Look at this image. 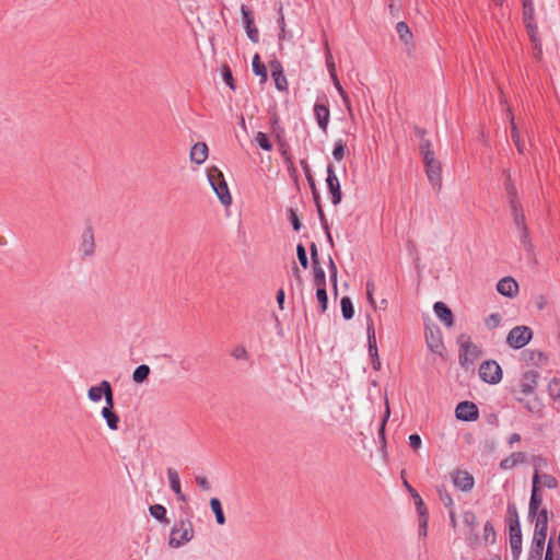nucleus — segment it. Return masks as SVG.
I'll use <instances>...</instances> for the list:
<instances>
[{
    "instance_id": "obj_30",
    "label": "nucleus",
    "mask_w": 560,
    "mask_h": 560,
    "mask_svg": "<svg viewBox=\"0 0 560 560\" xmlns=\"http://www.w3.org/2000/svg\"><path fill=\"white\" fill-rule=\"evenodd\" d=\"M252 67H253V72L256 75L260 77V82L261 83L266 82V80H267V70H266L265 65L260 62L259 55L256 54L253 57Z\"/></svg>"
},
{
    "instance_id": "obj_53",
    "label": "nucleus",
    "mask_w": 560,
    "mask_h": 560,
    "mask_svg": "<svg viewBox=\"0 0 560 560\" xmlns=\"http://www.w3.org/2000/svg\"><path fill=\"white\" fill-rule=\"evenodd\" d=\"M389 415H390V410H389V406L388 404L386 402V410H385V415H384V418L382 420V423L380 425V430H378V434L380 436H382L384 439V432H385V425H386V421L387 419L389 418Z\"/></svg>"
},
{
    "instance_id": "obj_58",
    "label": "nucleus",
    "mask_w": 560,
    "mask_h": 560,
    "mask_svg": "<svg viewBox=\"0 0 560 560\" xmlns=\"http://www.w3.org/2000/svg\"><path fill=\"white\" fill-rule=\"evenodd\" d=\"M521 441V435L518 433H512L509 438H508V445L510 447H513V445L515 443H518Z\"/></svg>"
},
{
    "instance_id": "obj_22",
    "label": "nucleus",
    "mask_w": 560,
    "mask_h": 560,
    "mask_svg": "<svg viewBox=\"0 0 560 560\" xmlns=\"http://www.w3.org/2000/svg\"><path fill=\"white\" fill-rule=\"evenodd\" d=\"M208 159V147L205 142L195 143L190 150V161L201 165Z\"/></svg>"
},
{
    "instance_id": "obj_48",
    "label": "nucleus",
    "mask_w": 560,
    "mask_h": 560,
    "mask_svg": "<svg viewBox=\"0 0 560 560\" xmlns=\"http://www.w3.org/2000/svg\"><path fill=\"white\" fill-rule=\"evenodd\" d=\"M296 253H298V258H299L300 264L304 268H307L308 261H307L306 250L302 244L298 245Z\"/></svg>"
},
{
    "instance_id": "obj_36",
    "label": "nucleus",
    "mask_w": 560,
    "mask_h": 560,
    "mask_svg": "<svg viewBox=\"0 0 560 560\" xmlns=\"http://www.w3.org/2000/svg\"><path fill=\"white\" fill-rule=\"evenodd\" d=\"M396 31L404 43L408 44L411 40L412 34L405 22H398Z\"/></svg>"
},
{
    "instance_id": "obj_50",
    "label": "nucleus",
    "mask_w": 560,
    "mask_h": 560,
    "mask_svg": "<svg viewBox=\"0 0 560 560\" xmlns=\"http://www.w3.org/2000/svg\"><path fill=\"white\" fill-rule=\"evenodd\" d=\"M440 499L444 503L445 506L451 508L454 504V501L448 492L445 490H439Z\"/></svg>"
},
{
    "instance_id": "obj_17",
    "label": "nucleus",
    "mask_w": 560,
    "mask_h": 560,
    "mask_svg": "<svg viewBox=\"0 0 560 560\" xmlns=\"http://www.w3.org/2000/svg\"><path fill=\"white\" fill-rule=\"evenodd\" d=\"M241 12H242V16H243V24L245 26L248 38L253 43H258L259 34H258V30L254 25V18L252 16L250 10L247 7L242 5Z\"/></svg>"
},
{
    "instance_id": "obj_55",
    "label": "nucleus",
    "mask_w": 560,
    "mask_h": 560,
    "mask_svg": "<svg viewBox=\"0 0 560 560\" xmlns=\"http://www.w3.org/2000/svg\"><path fill=\"white\" fill-rule=\"evenodd\" d=\"M315 283L317 287L325 285V272L322 268L315 270Z\"/></svg>"
},
{
    "instance_id": "obj_44",
    "label": "nucleus",
    "mask_w": 560,
    "mask_h": 560,
    "mask_svg": "<svg viewBox=\"0 0 560 560\" xmlns=\"http://www.w3.org/2000/svg\"><path fill=\"white\" fill-rule=\"evenodd\" d=\"M501 315L500 314H491L489 315L487 318H486V326L489 328V329H493V328H497L500 323H501Z\"/></svg>"
},
{
    "instance_id": "obj_35",
    "label": "nucleus",
    "mask_w": 560,
    "mask_h": 560,
    "mask_svg": "<svg viewBox=\"0 0 560 560\" xmlns=\"http://www.w3.org/2000/svg\"><path fill=\"white\" fill-rule=\"evenodd\" d=\"M255 142L259 148H261L265 151H271L272 150V143L269 140L268 136L262 132L258 131L255 136Z\"/></svg>"
},
{
    "instance_id": "obj_3",
    "label": "nucleus",
    "mask_w": 560,
    "mask_h": 560,
    "mask_svg": "<svg viewBox=\"0 0 560 560\" xmlns=\"http://www.w3.org/2000/svg\"><path fill=\"white\" fill-rule=\"evenodd\" d=\"M194 536L192 523L189 520H179L174 523L170 532L167 545L172 549H178L191 541Z\"/></svg>"
},
{
    "instance_id": "obj_13",
    "label": "nucleus",
    "mask_w": 560,
    "mask_h": 560,
    "mask_svg": "<svg viewBox=\"0 0 560 560\" xmlns=\"http://www.w3.org/2000/svg\"><path fill=\"white\" fill-rule=\"evenodd\" d=\"M427 347L431 352L442 354L444 350V343L442 332L439 328H428L424 332Z\"/></svg>"
},
{
    "instance_id": "obj_1",
    "label": "nucleus",
    "mask_w": 560,
    "mask_h": 560,
    "mask_svg": "<svg viewBox=\"0 0 560 560\" xmlns=\"http://www.w3.org/2000/svg\"><path fill=\"white\" fill-rule=\"evenodd\" d=\"M539 374L537 371L528 370L524 372L518 381L511 387V393L515 400L523 404L524 408L529 412H537L539 408L529 401H525V397L535 394L538 385Z\"/></svg>"
},
{
    "instance_id": "obj_26",
    "label": "nucleus",
    "mask_w": 560,
    "mask_h": 560,
    "mask_svg": "<svg viewBox=\"0 0 560 560\" xmlns=\"http://www.w3.org/2000/svg\"><path fill=\"white\" fill-rule=\"evenodd\" d=\"M366 334H368L369 357H376V353H378V350H377V345H376V336H375L374 325L371 319L368 320Z\"/></svg>"
},
{
    "instance_id": "obj_34",
    "label": "nucleus",
    "mask_w": 560,
    "mask_h": 560,
    "mask_svg": "<svg viewBox=\"0 0 560 560\" xmlns=\"http://www.w3.org/2000/svg\"><path fill=\"white\" fill-rule=\"evenodd\" d=\"M341 313L345 319L349 320L354 315V310L350 298L343 296L340 301Z\"/></svg>"
},
{
    "instance_id": "obj_8",
    "label": "nucleus",
    "mask_w": 560,
    "mask_h": 560,
    "mask_svg": "<svg viewBox=\"0 0 560 560\" xmlns=\"http://www.w3.org/2000/svg\"><path fill=\"white\" fill-rule=\"evenodd\" d=\"M532 336V330L527 326H516L509 332L506 342L513 349H521L530 341Z\"/></svg>"
},
{
    "instance_id": "obj_64",
    "label": "nucleus",
    "mask_w": 560,
    "mask_h": 560,
    "mask_svg": "<svg viewBox=\"0 0 560 560\" xmlns=\"http://www.w3.org/2000/svg\"><path fill=\"white\" fill-rule=\"evenodd\" d=\"M536 305L539 310H542L546 305H547V300L546 298L544 296H539L537 300H536Z\"/></svg>"
},
{
    "instance_id": "obj_5",
    "label": "nucleus",
    "mask_w": 560,
    "mask_h": 560,
    "mask_svg": "<svg viewBox=\"0 0 560 560\" xmlns=\"http://www.w3.org/2000/svg\"><path fill=\"white\" fill-rule=\"evenodd\" d=\"M208 182L224 207L232 205V196L222 172L217 167H211L207 173Z\"/></svg>"
},
{
    "instance_id": "obj_61",
    "label": "nucleus",
    "mask_w": 560,
    "mask_h": 560,
    "mask_svg": "<svg viewBox=\"0 0 560 560\" xmlns=\"http://www.w3.org/2000/svg\"><path fill=\"white\" fill-rule=\"evenodd\" d=\"M372 366L375 371H378L381 369V360L378 358V353H376V357H370Z\"/></svg>"
},
{
    "instance_id": "obj_31",
    "label": "nucleus",
    "mask_w": 560,
    "mask_h": 560,
    "mask_svg": "<svg viewBox=\"0 0 560 560\" xmlns=\"http://www.w3.org/2000/svg\"><path fill=\"white\" fill-rule=\"evenodd\" d=\"M150 374V368L147 364H141L136 368L132 373V381L137 384L143 383Z\"/></svg>"
},
{
    "instance_id": "obj_47",
    "label": "nucleus",
    "mask_w": 560,
    "mask_h": 560,
    "mask_svg": "<svg viewBox=\"0 0 560 560\" xmlns=\"http://www.w3.org/2000/svg\"><path fill=\"white\" fill-rule=\"evenodd\" d=\"M427 530H428V513L419 514V535L422 537H425Z\"/></svg>"
},
{
    "instance_id": "obj_45",
    "label": "nucleus",
    "mask_w": 560,
    "mask_h": 560,
    "mask_svg": "<svg viewBox=\"0 0 560 560\" xmlns=\"http://www.w3.org/2000/svg\"><path fill=\"white\" fill-rule=\"evenodd\" d=\"M463 521L469 528H474L477 525V516L472 511H466L463 515Z\"/></svg>"
},
{
    "instance_id": "obj_25",
    "label": "nucleus",
    "mask_w": 560,
    "mask_h": 560,
    "mask_svg": "<svg viewBox=\"0 0 560 560\" xmlns=\"http://www.w3.org/2000/svg\"><path fill=\"white\" fill-rule=\"evenodd\" d=\"M535 517V530L536 534H542L547 536L548 530V513L546 509H541Z\"/></svg>"
},
{
    "instance_id": "obj_49",
    "label": "nucleus",
    "mask_w": 560,
    "mask_h": 560,
    "mask_svg": "<svg viewBox=\"0 0 560 560\" xmlns=\"http://www.w3.org/2000/svg\"><path fill=\"white\" fill-rule=\"evenodd\" d=\"M104 394H105L104 395V399H105L104 407H108V409H113L114 408V394H113L112 385H109L108 389Z\"/></svg>"
},
{
    "instance_id": "obj_20",
    "label": "nucleus",
    "mask_w": 560,
    "mask_h": 560,
    "mask_svg": "<svg viewBox=\"0 0 560 560\" xmlns=\"http://www.w3.org/2000/svg\"><path fill=\"white\" fill-rule=\"evenodd\" d=\"M314 116L316 118L318 127L324 131L327 132L328 124H329V117L330 112L327 105L315 103L314 105Z\"/></svg>"
},
{
    "instance_id": "obj_43",
    "label": "nucleus",
    "mask_w": 560,
    "mask_h": 560,
    "mask_svg": "<svg viewBox=\"0 0 560 560\" xmlns=\"http://www.w3.org/2000/svg\"><path fill=\"white\" fill-rule=\"evenodd\" d=\"M275 80L276 88L279 91H287L288 90V81L283 73H278L276 75H272Z\"/></svg>"
},
{
    "instance_id": "obj_4",
    "label": "nucleus",
    "mask_w": 560,
    "mask_h": 560,
    "mask_svg": "<svg viewBox=\"0 0 560 560\" xmlns=\"http://www.w3.org/2000/svg\"><path fill=\"white\" fill-rule=\"evenodd\" d=\"M505 189L509 197L510 210L513 217L514 225L518 232L520 237L525 241L527 238V228L522 206L516 198V190L510 179L505 184Z\"/></svg>"
},
{
    "instance_id": "obj_29",
    "label": "nucleus",
    "mask_w": 560,
    "mask_h": 560,
    "mask_svg": "<svg viewBox=\"0 0 560 560\" xmlns=\"http://www.w3.org/2000/svg\"><path fill=\"white\" fill-rule=\"evenodd\" d=\"M210 508H211L212 512L215 515L217 523L219 525H224L225 524V516H224V513H223L221 501L218 498H212L210 500Z\"/></svg>"
},
{
    "instance_id": "obj_57",
    "label": "nucleus",
    "mask_w": 560,
    "mask_h": 560,
    "mask_svg": "<svg viewBox=\"0 0 560 560\" xmlns=\"http://www.w3.org/2000/svg\"><path fill=\"white\" fill-rule=\"evenodd\" d=\"M373 293H374V283L368 282L366 283V298H368V301L370 302V304L374 306L375 300L373 298Z\"/></svg>"
},
{
    "instance_id": "obj_19",
    "label": "nucleus",
    "mask_w": 560,
    "mask_h": 560,
    "mask_svg": "<svg viewBox=\"0 0 560 560\" xmlns=\"http://www.w3.org/2000/svg\"><path fill=\"white\" fill-rule=\"evenodd\" d=\"M497 290L506 298H514L518 292V284L513 278L505 277L498 282Z\"/></svg>"
},
{
    "instance_id": "obj_11",
    "label": "nucleus",
    "mask_w": 560,
    "mask_h": 560,
    "mask_svg": "<svg viewBox=\"0 0 560 560\" xmlns=\"http://www.w3.org/2000/svg\"><path fill=\"white\" fill-rule=\"evenodd\" d=\"M451 480L456 489L463 492H469L475 486L474 476L462 469H456L451 474Z\"/></svg>"
},
{
    "instance_id": "obj_59",
    "label": "nucleus",
    "mask_w": 560,
    "mask_h": 560,
    "mask_svg": "<svg viewBox=\"0 0 560 560\" xmlns=\"http://www.w3.org/2000/svg\"><path fill=\"white\" fill-rule=\"evenodd\" d=\"M284 291L282 289L278 290L277 292V303H278V306L280 310H283V304H284Z\"/></svg>"
},
{
    "instance_id": "obj_41",
    "label": "nucleus",
    "mask_w": 560,
    "mask_h": 560,
    "mask_svg": "<svg viewBox=\"0 0 560 560\" xmlns=\"http://www.w3.org/2000/svg\"><path fill=\"white\" fill-rule=\"evenodd\" d=\"M483 539L486 542L493 544L495 541V532L490 522L483 525Z\"/></svg>"
},
{
    "instance_id": "obj_60",
    "label": "nucleus",
    "mask_w": 560,
    "mask_h": 560,
    "mask_svg": "<svg viewBox=\"0 0 560 560\" xmlns=\"http://www.w3.org/2000/svg\"><path fill=\"white\" fill-rule=\"evenodd\" d=\"M331 79L334 80L335 88L337 89L339 95L342 96L343 94H346L345 90L340 85V82H339L336 73H332V78Z\"/></svg>"
},
{
    "instance_id": "obj_21",
    "label": "nucleus",
    "mask_w": 560,
    "mask_h": 560,
    "mask_svg": "<svg viewBox=\"0 0 560 560\" xmlns=\"http://www.w3.org/2000/svg\"><path fill=\"white\" fill-rule=\"evenodd\" d=\"M537 479H538V472H535L533 476V485H532V495L529 501V516H535L540 511L539 508L542 502V497L540 495L539 491L537 490Z\"/></svg>"
},
{
    "instance_id": "obj_38",
    "label": "nucleus",
    "mask_w": 560,
    "mask_h": 560,
    "mask_svg": "<svg viewBox=\"0 0 560 560\" xmlns=\"http://www.w3.org/2000/svg\"><path fill=\"white\" fill-rule=\"evenodd\" d=\"M409 492L415 501L418 514H427L428 513L427 508L423 503V500L418 494V492L412 487H409Z\"/></svg>"
},
{
    "instance_id": "obj_32",
    "label": "nucleus",
    "mask_w": 560,
    "mask_h": 560,
    "mask_svg": "<svg viewBox=\"0 0 560 560\" xmlns=\"http://www.w3.org/2000/svg\"><path fill=\"white\" fill-rule=\"evenodd\" d=\"M558 486L557 479L548 474L538 475L537 479V490L539 491V487L555 489Z\"/></svg>"
},
{
    "instance_id": "obj_56",
    "label": "nucleus",
    "mask_w": 560,
    "mask_h": 560,
    "mask_svg": "<svg viewBox=\"0 0 560 560\" xmlns=\"http://www.w3.org/2000/svg\"><path fill=\"white\" fill-rule=\"evenodd\" d=\"M222 78L224 80V82L231 88V89H234V85H233V78H232V72L229 68H224L223 72H222Z\"/></svg>"
},
{
    "instance_id": "obj_39",
    "label": "nucleus",
    "mask_w": 560,
    "mask_h": 560,
    "mask_svg": "<svg viewBox=\"0 0 560 560\" xmlns=\"http://www.w3.org/2000/svg\"><path fill=\"white\" fill-rule=\"evenodd\" d=\"M346 154V143L343 140L339 139L335 142L332 156L336 161H341Z\"/></svg>"
},
{
    "instance_id": "obj_37",
    "label": "nucleus",
    "mask_w": 560,
    "mask_h": 560,
    "mask_svg": "<svg viewBox=\"0 0 560 560\" xmlns=\"http://www.w3.org/2000/svg\"><path fill=\"white\" fill-rule=\"evenodd\" d=\"M510 119H511V125H512V139L517 148V151L520 153H524L525 151V145L524 143L521 141V135L517 130V127L516 125L514 124V117L513 116H510Z\"/></svg>"
},
{
    "instance_id": "obj_24",
    "label": "nucleus",
    "mask_w": 560,
    "mask_h": 560,
    "mask_svg": "<svg viewBox=\"0 0 560 560\" xmlns=\"http://www.w3.org/2000/svg\"><path fill=\"white\" fill-rule=\"evenodd\" d=\"M167 478L171 489L177 495L180 501H186V497L182 491L180 479L178 472L173 468H167Z\"/></svg>"
},
{
    "instance_id": "obj_52",
    "label": "nucleus",
    "mask_w": 560,
    "mask_h": 560,
    "mask_svg": "<svg viewBox=\"0 0 560 560\" xmlns=\"http://www.w3.org/2000/svg\"><path fill=\"white\" fill-rule=\"evenodd\" d=\"M196 482L205 491H209L211 489L210 482L205 476H197Z\"/></svg>"
},
{
    "instance_id": "obj_2",
    "label": "nucleus",
    "mask_w": 560,
    "mask_h": 560,
    "mask_svg": "<svg viewBox=\"0 0 560 560\" xmlns=\"http://www.w3.org/2000/svg\"><path fill=\"white\" fill-rule=\"evenodd\" d=\"M420 152L423 158L425 174L431 186L434 189H440L442 183V167L441 163L435 159L434 152L431 150V144L428 140L421 141Z\"/></svg>"
},
{
    "instance_id": "obj_15",
    "label": "nucleus",
    "mask_w": 560,
    "mask_h": 560,
    "mask_svg": "<svg viewBox=\"0 0 560 560\" xmlns=\"http://www.w3.org/2000/svg\"><path fill=\"white\" fill-rule=\"evenodd\" d=\"M79 250L83 256H91L94 253L95 240L92 226L85 228L82 232Z\"/></svg>"
},
{
    "instance_id": "obj_16",
    "label": "nucleus",
    "mask_w": 560,
    "mask_h": 560,
    "mask_svg": "<svg viewBox=\"0 0 560 560\" xmlns=\"http://www.w3.org/2000/svg\"><path fill=\"white\" fill-rule=\"evenodd\" d=\"M527 459V455L524 452H513L503 459L500 460L499 467L501 470H512L520 465H523Z\"/></svg>"
},
{
    "instance_id": "obj_63",
    "label": "nucleus",
    "mask_w": 560,
    "mask_h": 560,
    "mask_svg": "<svg viewBox=\"0 0 560 560\" xmlns=\"http://www.w3.org/2000/svg\"><path fill=\"white\" fill-rule=\"evenodd\" d=\"M329 273L330 276H337L338 273L337 266L331 258H329Z\"/></svg>"
},
{
    "instance_id": "obj_9",
    "label": "nucleus",
    "mask_w": 560,
    "mask_h": 560,
    "mask_svg": "<svg viewBox=\"0 0 560 560\" xmlns=\"http://www.w3.org/2000/svg\"><path fill=\"white\" fill-rule=\"evenodd\" d=\"M479 376L485 383L498 384L502 380V369L495 361H485L479 368Z\"/></svg>"
},
{
    "instance_id": "obj_54",
    "label": "nucleus",
    "mask_w": 560,
    "mask_h": 560,
    "mask_svg": "<svg viewBox=\"0 0 560 560\" xmlns=\"http://www.w3.org/2000/svg\"><path fill=\"white\" fill-rule=\"evenodd\" d=\"M269 68H270V71H271V75H276L278 73H283L282 66H281L280 61H278V60H272L269 63Z\"/></svg>"
},
{
    "instance_id": "obj_7",
    "label": "nucleus",
    "mask_w": 560,
    "mask_h": 560,
    "mask_svg": "<svg viewBox=\"0 0 560 560\" xmlns=\"http://www.w3.org/2000/svg\"><path fill=\"white\" fill-rule=\"evenodd\" d=\"M522 3L524 22L528 31V35L534 44L535 50L537 51V57H539L541 55V45L537 36V26L534 20L535 9L533 0H522Z\"/></svg>"
},
{
    "instance_id": "obj_27",
    "label": "nucleus",
    "mask_w": 560,
    "mask_h": 560,
    "mask_svg": "<svg viewBox=\"0 0 560 560\" xmlns=\"http://www.w3.org/2000/svg\"><path fill=\"white\" fill-rule=\"evenodd\" d=\"M546 537L547 536L542 535V534L534 533V535H533L530 556L535 557L536 560L540 559L541 552L544 550Z\"/></svg>"
},
{
    "instance_id": "obj_28",
    "label": "nucleus",
    "mask_w": 560,
    "mask_h": 560,
    "mask_svg": "<svg viewBox=\"0 0 560 560\" xmlns=\"http://www.w3.org/2000/svg\"><path fill=\"white\" fill-rule=\"evenodd\" d=\"M101 413L104 420L106 421L108 429L116 431L118 429L119 418L113 411V409H108V407H103Z\"/></svg>"
},
{
    "instance_id": "obj_14",
    "label": "nucleus",
    "mask_w": 560,
    "mask_h": 560,
    "mask_svg": "<svg viewBox=\"0 0 560 560\" xmlns=\"http://www.w3.org/2000/svg\"><path fill=\"white\" fill-rule=\"evenodd\" d=\"M456 418L463 421H475L478 419V408L469 401H462L455 409Z\"/></svg>"
},
{
    "instance_id": "obj_23",
    "label": "nucleus",
    "mask_w": 560,
    "mask_h": 560,
    "mask_svg": "<svg viewBox=\"0 0 560 560\" xmlns=\"http://www.w3.org/2000/svg\"><path fill=\"white\" fill-rule=\"evenodd\" d=\"M110 383L108 381H102L97 385H93L88 389V398L90 401L96 404L104 398V393L108 389Z\"/></svg>"
},
{
    "instance_id": "obj_42",
    "label": "nucleus",
    "mask_w": 560,
    "mask_h": 560,
    "mask_svg": "<svg viewBox=\"0 0 560 560\" xmlns=\"http://www.w3.org/2000/svg\"><path fill=\"white\" fill-rule=\"evenodd\" d=\"M548 392L551 398H560V380H551L548 385Z\"/></svg>"
},
{
    "instance_id": "obj_33",
    "label": "nucleus",
    "mask_w": 560,
    "mask_h": 560,
    "mask_svg": "<svg viewBox=\"0 0 560 560\" xmlns=\"http://www.w3.org/2000/svg\"><path fill=\"white\" fill-rule=\"evenodd\" d=\"M150 514L152 517H154L156 521L161 523H168L166 518V509L161 504H154L149 508Z\"/></svg>"
},
{
    "instance_id": "obj_18",
    "label": "nucleus",
    "mask_w": 560,
    "mask_h": 560,
    "mask_svg": "<svg viewBox=\"0 0 560 560\" xmlns=\"http://www.w3.org/2000/svg\"><path fill=\"white\" fill-rule=\"evenodd\" d=\"M435 316L446 326L454 325V317L451 308L444 302H435L433 305Z\"/></svg>"
},
{
    "instance_id": "obj_62",
    "label": "nucleus",
    "mask_w": 560,
    "mask_h": 560,
    "mask_svg": "<svg viewBox=\"0 0 560 560\" xmlns=\"http://www.w3.org/2000/svg\"><path fill=\"white\" fill-rule=\"evenodd\" d=\"M290 38V34L287 32L285 28H280V33L278 35L279 43L281 44L283 40Z\"/></svg>"
},
{
    "instance_id": "obj_10",
    "label": "nucleus",
    "mask_w": 560,
    "mask_h": 560,
    "mask_svg": "<svg viewBox=\"0 0 560 560\" xmlns=\"http://www.w3.org/2000/svg\"><path fill=\"white\" fill-rule=\"evenodd\" d=\"M509 536L512 557L514 560H518L522 553V532L518 517L510 521Z\"/></svg>"
},
{
    "instance_id": "obj_46",
    "label": "nucleus",
    "mask_w": 560,
    "mask_h": 560,
    "mask_svg": "<svg viewBox=\"0 0 560 560\" xmlns=\"http://www.w3.org/2000/svg\"><path fill=\"white\" fill-rule=\"evenodd\" d=\"M231 355L236 360H246L247 359V350L244 346H236L233 348Z\"/></svg>"
},
{
    "instance_id": "obj_40",
    "label": "nucleus",
    "mask_w": 560,
    "mask_h": 560,
    "mask_svg": "<svg viewBox=\"0 0 560 560\" xmlns=\"http://www.w3.org/2000/svg\"><path fill=\"white\" fill-rule=\"evenodd\" d=\"M316 299L320 304V311L324 313L327 310V291L325 289V285L317 287L316 291Z\"/></svg>"
},
{
    "instance_id": "obj_12",
    "label": "nucleus",
    "mask_w": 560,
    "mask_h": 560,
    "mask_svg": "<svg viewBox=\"0 0 560 560\" xmlns=\"http://www.w3.org/2000/svg\"><path fill=\"white\" fill-rule=\"evenodd\" d=\"M326 185H327L329 194L331 196V202L335 206L339 205L342 199L341 187H340V182H339L331 165L327 166Z\"/></svg>"
},
{
    "instance_id": "obj_6",
    "label": "nucleus",
    "mask_w": 560,
    "mask_h": 560,
    "mask_svg": "<svg viewBox=\"0 0 560 560\" xmlns=\"http://www.w3.org/2000/svg\"><path fill=\"white\" fill-rule=\"evenodd\" d=\"M457 343L459 346V363L462 366L469 368L479 359L481 351L465 334L458 336Z\"/></svg>"
},
{
    "instance_id": "obj_51",
    "label": "nucleus",
    "mask_w": 560,
    "mask_h": 560,
    "mask_svg": "<svg viewBox=\"0 0 560 560\" xmlns=\"http://www.w3.org/2000/svg\"><path fill=\"white\" fill-rule=\"evenodd\" d=\"M408 441H409L410 447H412L413 450H418L422 445L421 438L418 434L409 435Z\"/></svg>"
}]
</instances>
